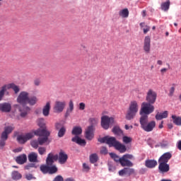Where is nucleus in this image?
<instances>
[{
  "mask_svg": "<svg viewBox=\"0 0 181 181\" xmlns=\"http://www.w3.org/2000/svg\"><path fill=\"white\" fill-rule=\"evenodd\" d=\"M30 94L27 91H21L18 96L17 97V103L23 105L19 108V111L21 112V117H26L29 112H30V107L26 105V104H29V105H35L38 99L36 96L30 97Z\"/></svg>",
  "mask_w": 181,
  "mask_h": 181,
  "instance_id": "nucleus-1",
  "label": "nucleus"
},
{
  "mask_svg": "<svg viewBox=\"0 0 181 181\" xmlns=\"http://www.w3.org/2000/svg\"><path fill=\"white\" fill-rule=\"evenodd\" d=\"M34 134L40 137L38 138V140L31 141L30 144L33 148H37L39 145H43L47 142L50 135V132L47 131V129H38L34 132Z\"/></svg>",
  "mask_w": 181,
  "mask_h": 181,
  "instance_id": "nucleus-2",
  "label": "nucleus"
},
{
  "mask_svg": "<svg viewBox=\"0 0 181 181\" xmlns=\"http://www.w3.org/2000/svg\"><path fill=\"white\" fill-rule=\"evenodd\" d=\"M138 111H139V104L138 103V101L132 100L129 104V107L125 116L126 119H127V121L134 119V118L136 117Z\"/></svg>",
  "mask_w": 181,
  "mask_h": 181,
  "instance_id": "nucleus-3",
  "label": "nucleus"
},
{
  "mask_svg": "<svg viewBox=\"0 0 181 181\" xmlns=\"http://www.w3.org/2000/svg\"><path fill=\"white\" fill-rule=\"evenodd\" d=\"M141 128H142L145 132H152L155 127H156V121L149 122L148 115H141L139 120Z\"/></svg>",
  "mask_w": 181,
  "mask_h": 181,
  "instance_id": "nucleus-4",
  "label": "nucleus"
},
{
  "mask_svg": "<svg viewBox=\"0 0 181 181\" xmlns=\"http://www.w3.org/2000/svg\"><path fill=\"white\" fill-rule=\"evenodd\" d=\"M54 160H57V155L54 156L52 153H49L46 160L47 165H43L40 168L41 172H42V173H49V166H52Z\"/></svg>",
  "mask_w": 181,
  "mask_h": 181,
  "instance_id": "nucleus-5",
  "label": "nucleus"
},
{
  "mask_svg": "<svg viewBox=\"0 0 181 181\" xmlns=\"http://www.w3.org/2000/svg\"><path fill=\"white\" fill-rule=\"evenodd\" d=\"M155 111V107L152 105V103H149V102H144L141 104V107L140 110V115H149V114H152Z\"/></svg>",
  "mask_w": 181,
  "mask_h": 181,
  "instance_id": "nucleus-6",
  "label": "nucleus"
},
{
  "mask_svg": "<svg viewBox=\"0 0 181 181\" xmlns=\"http://www.w3.org/2000/svg\"><path fill=\"white\" fill-rule=\"evenodd\" d=\"M115 121L113 117L104 115L101 117V127L103 129H108L110 125H112Z\"/></svg>",
  "mask_w": 181,
  "mask_h": 181,
  "instance_id": "nucleus-7",
  "label": "nucleus"
},
{
  "mask_svg": "<svg viewBox=\"0 0 181 181\" xmlns=\"http://www.w3.org/2000/svg\"><path fill=\"white\" fill-rule=\"evenodd\" d=\"M129 159H134V156L132 154L124 155L120 158V165L122 166H128L129 168L134 166V163H132Z\"/></svg>",
  "mask_w": 181,
  "mask_h": 181,
  "instance_id": "nucleus-8",
  "label": "nucleus"
},
{
  "mask_svg": "<svg viewBox=\"0 0 181 181\" xmlns=\"http://www.w3.org/2000/svg\"><path fill=\"white\" fill-rule=\"evenodd\" d=\"M158 98V93L153 89H148L146 93V100L150 104H155L156 103V98Z\"/></svg>",
  "mask_w": 181,
  "mask_h": 181,
  "instance_id": "nucleus-9",
  "label": "nucleus"
},
{
  "mask_svg": "<svg viewBox=\"0 0 181 181\" xmlns=\"http://www.w3.org/2000/svg\"><path fill=\"white\" fill-rule=\"evenodd\" d=\"M98 141L100 142V144H107L109 146H114V148H115L117 144L118 143L115 137L110 136H105L103 138L99 139Z\"/></svg>",
  "mask_w": 181,
  "mask_h": 181,
  "instance_id": "nucleus-10",
  "label": "nucleus"
},
{
  "mask_svg": "<svg viewBox=\"0 0 181 181\" xmlns=\"http://www.w3.org/2000/svg\"><path fill=\"white\" fill-rule=\"evenodd\" d=\"M64 108H66V101L57 100L54 105V112L57 114L63 112Z\"/></svg>",
  "mask_w": 181,
  "mask_h": 181,
  "instance_id": "nucleus-11",
  "label": "nucleus"
},
{
  "mask_svg": "<svg viewBox=\"0 0 181 181\" xmlns=\"http://www.w3.org/2000/svg\"><path fill=\"white\" fill-rule=\"evenodd\" d=\"M33 136V133H27L25 134H21L18 136L17 141L19 142V144H25V142H28L29 139H32V137Z\"/></svg>",
  "mask_w": 181,
  "mask_h": 181,
  "instance_id": "nucleus-12",
  "label": "nucleus"
},
{
  "mask_svg": "<svg viewBox=\"0 0 181 181\" xmlns=\"http://www.w3.org/2000/svg\"><path fill=\"white\" fill-rule=\"evenodd\" d=\"M95 131V128L93 126H88L85 132V137L88 141H91L93 138H94V132Z\"/></svg>",
  "mask_w": 181,
  "mask_h": 181,
  "instance_id": "nucleus-13",
  "label": "nucleus"
},
{
  "mask_svg": "<svg viewBox=\"0 0 181 181\" xmlns=\"http://www.w3.org/2000/svg\"><path fill=\"white\" fill-rule=\"evenodd\" d=\"M144 50L145 53H151V37L149 36L144 37Z\"/></svg>",
  "mask_w": 181,
  "mask_h": 181,
  "instance_id": "nucleus-14",
  "label": "nucleus"
},
{
  "mask_svg": "<svg viewBox=\"0 0 181 181\" xmlns=\"http://www.w3.org/2000/svg\"><path fill=\"white\" fill-rule=\"evenodd\" d=\"M57 159L61 165H64V163L67 162L69 156L66 154L64 151H61L59 153V156H57Z\"/></svg>",
  "mask_w": 181,
  "mask_h": 181,
  "instance_id": "nucleus-15",
  "label": "nucleus"
},
{
  "mask_svg": "<svg viewBox=\"0 0 181 181\" xmlns=\"http://www.w3.org/2000/svg\"><path fill=\"white\" fill-rule=\"evenodd\" d=\"M159 165H158V170L161 173H166L167 172H169V164L167 163H163V162H158Z\"/></svg>",
  "mask_w": 181,
  "mask_h": 181,
  "instance_id": "nucleus-16",
  "label": "nucleus"
},
{
  "mask_svg": "<svg viewBox=\"0 0 181 181\" xmlns=\"http://www.w3.org/2000/svg\"><path fill=\"white\" fill-rule=\"evenodd\" d=\"M50 108H52V103L48 101L42 108V114L44 117H49L50 114Z\"/></svg>",
  "mask_w": 181,
  "mask_h": 181,
  "instance_id": "nucleus-17",
  "label": "nucleus"
},
{
  "mask_svg": "<svg viewBox=\"0 0 181 181\" xmlns=\"http://www.w3.org/2000/svg\"><path fill=\"white\" fill-rule=\"evenodd\" d=\"M71 141L72 142H75V144L80 145V146H86L87 144L85 139H81V137L78 136H75L74 138H72Z\"/></svg>",
  "mask_w": 181,
  "mask_h": 181,
  "instance_id": "nucleus-18",
  "label": "nucleus"
},
{
  "mask_svg": "<svg viewBox=\"0 0 181 181\" xmlns=\"http://www.w3.org/2000/svg\"><path fill=\"white\" fill-rule=\"evenodd\" d=\"M135 172L134 168H124L123 170L119 171V176H124V175H127V176H131Z\"/></svg>",
  "mask_w": 181,
  "mask_h": 181,
  "instance_id": "nucleus-19",
  "label": "nucleus"
},
{
  "mask_svg": "<svg viewBox=\"0 0 181 181\" xmlns=\"http://www.w3.org/2000/svg\"><path fill=\"white\" fill-rule=\"evenodd\" d=\"M11 110H12L11 103L0 104V111H2V112H10Z\"/></svg>",
  "mask_w": 181,
  "mask_h": 181,
  "instance_id": "nucleus-20",
  "label": "nucleus"
},
{
  "mask_svg": "<svg viewBox=\"0 0 181 181\" xmlns=\"http://www.w3.org/2000/svg\"><path fill=\"white\" fill-rule=\"evenodd\" d=\"M172 158V153L168 152L165 153L163 156H160V158L158 160V162H163L165 163H168L169 162V159Z\"/></svg>",
  "mask_w": 181,
  "mask_h": 181,
  "instance_id": "nucleus-21",
  "label": "nucleus"
},
{
  "mask_svg": "<svg viewBox=\"0 0 181 181\" xmlns=\"http://www.w3.org/2000/svg\"><path fill=\"white\" fill-rule=\"evenodd\" d=\"M158 165V162L155 160H146L145 166L149 169H153Z\"/></svg>",
  "mask_w": 181,
  "mask_h": 181,
  "instance_id": "nucleus-22",
  "label": "nucleus"
},
{
  "mask_svg": "<svg viewBox=\"0 0 181 181\" xmlns=\"http://www.w3.org/2000/svg\"><path fill=\"white\" fill-rule=\"evenodd\" d=\"M73 111H74V103H73V100H70L69 103V107L66 109L65 113V117H69Z\"/></svg>",
  "mask_w": 181,
  "mask_h": 181,
  "instance_id": "nucleus-23",
  "label": "nucleus"
},
{
  "mask_svg": "<svg viewBox=\"0 0 181 181\" xmlns=\"http://www.w3.org/2000/svg\"><path fill=\"white\" fill-rule=\"evenodd\" d=\"M17 163L19 165H23L28 160V157L25 154L21 155L16 158Z\"/></svg>",
  "mask_w": 181,
  "mask_h": 181,
  "instance_id": "nucleus-24",
  "label": "nucleus"
},
{
  "mask_svg": "<svg viewBox=\"0 0 181 181\" xmlns=\"http://www.w3.org/2000/svg\"><path fill=\"white\" fill-rule=\"evenodd\" d=\"M168 115H169V112L166 110L163 112L157 113L156 119H157V121H160V119H163V118H168Z\"/></svg>",
  "mask_w": 181,
  "mask_h": 181,
  "instance_id": "nucleus-25",
  "label": "nucleus"
},
{
  "mask_svg": "<svg viewBox=\"0 0 181 181\" xmlns=\"http://www.w3.org/2000/svg\"><path fill=\"white\" fill-rule=\"evenodd\" d=\"M72 135H75V136H78V135H81L83 134V129L81 127H74L71 132Z\"/></svg>",
  "mask_w": 181,
  "mask_h": 181,
  "instance_id": "nucleus-26",
  "label": "nucleus"
},
{
  "mask_svg": "<svg viewBox=\"0 0 181 181\" xmlns=\"http://www.w3.org/2000/svg\"><path fill=\"white\" fill-rule=\"evenodd\" d=\"M8 90H10L9 83L6 84V85L3 86L1 88V90H0V100H2V97H4V95H5V93H6L8 91Z\"/></svg>",
  "mask_w": 181,
  "mask_h": 181,
  "instance_id": "nucleus-27",
  "label": "nucleus"
},
{
  "mask_svg": "<svg viewBox=\"0 0 181 181\" xmlns=\"http://www.w3.org/2000/svg\"><path fill=\"white\" fill-rule=\"evenodd\" d=\"M115 149L119 151L121 153H124V152L127 151V147L124 144H121L119 141H117V144L115 146Z\"/></svg>",
  "mask_w": 181,
  "mask_h": 181,
  "instance_id": "nucleus-28",
  "label": "nucleus"
},
{
  "mask_svg": "<svg viewBox=\"0 0 181 181\" xmlns=\"http://www.w3.org/2000/svg\"><path fill=\"white\" fill-rule=\"evenodd\" d=\"M160 8L162 11H164V12H168L169 11V8H170V1L168 0L162 3Z\"/></svg>",
  "mask_w": 181,
  "mask_h": 181,
  "instance_id": "nucleus-29",
  "label": "nucleus"
},
{
  "mask_svg": "<svg viewBox=\"0 0 181 181\" xmlns=\"http://www.w3.org/2000/svg\"><path fill=\"white\" fill-rule=\"evenodd\" d=\"M28 160L30 162L36 163L37 162V153L32 152L28 155Z\"/></svg>",
  "mask_w": 181,
  "mask_h": 181,
  "instance_id": "nucleus-30",
  "label": "nucleus"
},
{
  "mask_svg": "<svg viewBox=\"0 0 181 181\" xmlns=\"http://www.w3.org/2000/svg\"><path fill=\"white\" fill-rule=\"evenodd\" d=\"M171 117L173 119V124L175 125L181 126V117L173 115Z\"/></svg>",
  "mask_w": 181,
  "mask_h": 181,
  "instance_id": "nucleus-31",
  "label": "nucleus"
},
{
  "mask_svg": "<svg viewBox=\"0 0 181 181\" xmlns=\"http://www.w3.org/2000/svg\"><path fill=\"white\" fill-rule=\"evenodd\" d=\"M11 177L13 180H19L20 179H22V175L18 171H13Z\"/></svg>",
  "mask_w": 181,
  "mask_h": 181,
  "instance_id": "nucleus-32",
  "label": "nucleus"
},
{
  "mask_svg": "<svg viewBox=\"0 0 181 181\" xmlns=\"http://www.w3.org/2000/svg\"><path fill=\"white\" fill-rule=\"evenodd\" d=\"M119 16L121 18H128L129 16V11H128V8H124L119 12Z\"/></svg>",
  "mask_w": 181,
  "mask_h": 181,
  "instance_id": "nucleus-33",
  "label": "nucleus"
},
{
  "mask_svg": "<svg viewBox=\"0 0 181 181\" xmlns=\"http://www.w3.org/2000/svg\"><path fill=\"white\" fill-rule=\"evenodd\" d=\"M37 123L38 127H40V128H42L40 129H46V123L45 122V119L43 118H40L37 120Z\"/></svg>",
  "mask_w": 181,
  "mask_h": 181,
  "instance_id": "nucleus-34",
  "label": "nucleus"
},
{
  "mask_svg": "<svg viewBox=\"0 0 181 181\" xmlns=\"http://www.w3.org/2000/svg\"><path fill=\"white\" fill-rule=\"evenodd\" d=\"M88 121L90 124V127H93V128H95V125L98 124V118L97 117H90Z\"/></svg>",
  "mask_w": 181,
  "mask_h": 181,
  "instance_id": "nucleus-35",
  "label": "nucleus"
},
{
  "mask_svg": "<svg viewBox=\"0 0 181 181\" xmlns=\"http://www.w3.org/2000/svg\"><path fill=\"white\" fill-rule=\"evenodd\" d=\"M8 86L10 89L12 88V90H13L15 94H18V93L21 91L19 86H16L15 83H8Z\"/></svg>",
  "mask_w": 181,
  "mask_h": 181,
  "instance_id": "nucleus-36",
  "label": "nucleus"
},
{
  "mask_svg": "<svg viewBox=\"0 0 181 181\" xmlns=\"http://www.w3.org/2000/svg\"><path fill=\"white\" fill-rule=\"evenodd\" d=\"M112 132L115 135H122V130L119 129V127H115L112 129Z\"/></svg>",
  "mask_w": 181,
  "mask_h": 181,
  "instance_id": "nucleus-37",
  "label": "nucleus"
},
{
  "mask_svg": "<svg viewBox=\"0 0 181 181\" xmlns=\"http://www.w3.org/2000/svg\"><path fill=\"white\" fill-rule=\"evenodd\" d=\"M140 26H141V28H144L143 30H144V33L145 35H146V33H148L149 30H151V27H149L148 25H145V23H141Z\"/></svg>",
  "mask_w": 181,
  "mask_h": 181,
  "instance_id": "nucleus-38",
  "label": "nucleus"
},
{
  "mask_svg": "<svg viewBox=\"0 0 181 181\" xmlns=\"http://www.w3.org/2000/svg\"><path fill=\"white\" fill-rule=\"evenodd\" d=\"M97 160H98V156H97V154L93 153L90 156V163H95Z\"/></svg>",
  "mask_w": 181,
  "mask_h": 181,
  "instance_id": "nucleus-39",
  "label": "nucleus"
},
{
  "mask_svg": "<svg viewBox=\"0 0 181 181\" xmlns=\"http://www.w3.org/2000/svg\"><path fill=\"white\" fill-rule=\"evenodd\" d=\"M110 155L112 159H114L115 162H119V163H121V158H119V156L114 153H110Z\"/></svg>",
  "mask_w": 181,
  "mask_h": 181,
  "instance_id": "nucleus-40",
  "label": "nucleus"
},
{
  "mask_svg": "<svg viewBox=\"0 0 181 181\" xmlns=\"http://www.w3.org/2000/svg\"><path fill=\"white\" fill-rule=\"evenodd\" d=\"M56 172H57V167L56 165H53V164L49 165V173L52 175L56 173Z\"/></svg>",
  "mask_w": 181,
  "mask_h": 181,
  "instance_id": "nucleus-41",
  "label": "nucleus"
},
{
  "mask_svg": "<svg viewBox=\"0 0 181 181\" xmlns=\"http://www.w3.org/2000/svg\"><path fill=\"white\" fill-rule=\"evenodd\" d=\"M14 129L13 126H8L6 127L4 129V132L7 133L8 134H11Z\"/></svg>",
  "mask_w": 181,
  "mask_h": 181,
  "instance_id": "nucleus-42",
  "label": "nucleus"
},
{
  "mask_svg": "<svg viewBox=\"0 0 181 181\" xmlns=\"http://www.w3.org/2000/svg\"><path fill=\"white\" fill-rule=\"evenodd\" d=\"M123 142L124 144H131L132 142V138L124 136H123Z\"/></svg>",
  "mask_w": 181,
  "mask_h": 181,
  "instance_id": "nucleus-43",
  "label": "nucleus"
},
{
  "mask_svg": "<svg viewBox=\"0 0 181 181\" xmlns=\"http://www.w3.org/2000/svg\"><path fill=\"white\" fill-rule=\"evenodd\" d=\"M64 134H66V128L62 127L58 132V136H59V138H62L64 136Z\"/></svg>",
  "mask_w": 181,
  "mask_h": 181,
  "instance_id": "nucleus-44",
  "label": "nucleus"
},
{
  "mask_svg": "<svg viewBox=\"0 0 181 181\" xmlns=\"http://www.w3.org/2000/svg\"><path fill=\"white\" fill-rule=\"evenodd\" d=\"M39 165H36V164L35 163H30L27 165L25 166V169H26L27 170H29V169H30V168H37Z\"/></svg>",
  "mask_w": 181,
  "mask_h": 181,
  "instance_id": "nucleus-45",
  "label": "nucleus"
},
{
  "mask_svg": "<svg viewBox=\"0 0 181 181\" xmlns=\"http://www.w3.org/2000/svg\"><path fill=\"white\" fill-rule=\"evenodd\" d=\"M8 133H6V132H3L1 134V140L2 141H6L8 139Z\"/></svg>",
  "mask_w": 181,
  "mask_h": 181,
  "instance_id": "nucleus-46",
  "label": "nucleus"
},
{
  "mask_svg": "<svg viewBox=\"0 0 181 181\" xmlns=\"http://www.w3.org/2000/svg\"><path fill=\"white\" fill-rule=\"evenodd\" d=\"M38 153H40V155H44V153H46V148H45V147H40L38 148Z\"/></svg>",
  "mask_w": 181,
  "mask_h": 181,
  "instance_id": "nucleus-47",
  "label": "nucleus"
},
{
  "mask_svg": "<svg viewBox=\"0 0 181 181\" xmlns=\"http://www.w3.org/2000/svg\"><path fill=\"white\" fill-rule=\"evenodd\" d=\"M83 168L84 172H88L90 170V166L86 163H83Z\"/></svg>",
  "mask_w": 181,
  "mask_h": 181,
  "instance_id": "nucleus-48",
  "label": "nucleus"
},
{
  "mask_svg": "<svg viewBox=\"0 0 181 181\" xmlns=\"http://www.w3.org/2000/svg\"><path fill=\"white\" fill-rule=\"evenodd\" d=\"M100 153L103 155H107V153H108V150H107V148L105 147H101Z\"/></svg>",
  "mask_w": 181,
  "mask_h": 181,
  "instance_id": "nucleus-49",
  "label": "nucleus"
},
{
  "mask_svg": "<svg viewBox=\"0 0 181 181\" xmlns=\"http://www.w3.org/2000/svg\"><path fill=\"white\" fill-rule=\"evenodd\" d=\"M25 179H27V180H32L33 179H36V177H33V175L32 174H27L25 175Z\"/></svg>",
  "mask_w": 181,
  "mask_h": 181,
  "instance_id": "nucleus-50",
  "label": "nucleus"
},
{
  "mask_svg": "<svg viewBox=\"0 0 181 181\" xmlns=\"http://www.w3.org/2000/svg\"><path fill=\"white\" fill-rule=\"evenodd\" d=\"M79 110L81 111H83V110H86V103H79Z\"/></svg>",
  "mask_w": 181,
  "mask_h": 181,
  "instance_id": "nucleus-51",
  "label": "nucleus"
},
{
  "mask_svg": "<svg viewBox=\"0 0 181 181\" xmlns=\"http://www.w3.org/2000/svg\"><path fill=\"white\" fill-rule=\"evenodd\" d=\"M53 181H63V177L62 175H57Z\"/></svg>",
  "mask_w": 181,
  "mask_h": 181,
  "instance_id": "nucleus-52",
  "label": "nucleus"
},
{
  "mask_svg": "<svg viewBox=\"0 0 181 181\" xmlns=\"http://www.w3.org/2000/svg\"><path fill=\"white\" fill-rule=\"evenodd\" d=\"M5 141H6V140H2V139L0 141V147L1 148H4V146H5Z\"/></svg>",
  "mask_w": 181,
  "mask_h": 181,
  "instance_id": "nucleus-53",
  "label": "nucleus"
},
{
  "mask_svg": "<svg viewBox=\"0 0 181 181\" xmlns=\"http://www.w3.org/2000/svg\"><path fill=\"white\" fill-rule=\"evenodd\" d=\"M34 84H35V86H40V80H39V79H35V80L34 81Z\"/></svg>",
  "mask_w": 181,
  "mask_h": 181,
  "instance_id": "nucleus-54",
  "label": "nucleus"
},
{
  "mask_svg": "<svg viewBox=\"0 0 181 181\" xmlns=\"http://www.w3.org/2000/svg\"><path fill=\"white\" fill-rule=\"evenodd\" d=\"M173 93H175V87H171L170 89V95H173Z\"/></svg>",
  "mask_w": 181,
  "mask_h": 181,
  "instance_id": "nucleus-55",
  "label": "nucleus"
},
{
  "mask_svg": "<svg viewBox=\"0 0 181 181\" xmlns=\"http://www.w3.org/2000/svg\"><path fill=\"white\" fill-rule=\"evenodd\" d=\"M167 71H168V69H166V68H163L160 69L161 74H165V73Z\"/></svg>",
  "mask_w": 181,
  "mask_h": 181,
  "instance_id": "nucleus-56",
  "label": "nucleus"
},
{
  "mask_svg": "<svg viewBox=\"0 0 181 181\" xmlns=\"http://www.w3.org/2000/svg\"><path fill=\"white\" fill-rule=\"evenodd\" d=\"M124 128H125V129L128 130V129H132L133 127H132V125L129 126L128 124H126L124 126Z\"/></svg>",
  "mask_w": 181,
  "mask_h": 181,
  "instance_id": "nucleus-57",
  "label": "nucleus"
},
{
  "mask_svg": "<svg viewBox=\"0 0 181 181\" xmlns=\"http://www.w3.org/2000/svg\"><path fill=\"white\" fill-rule=\"evenodd\" d=\"M62 127V124L60 123H57L55 124V128H57V129H60V128Z\"/></svg>",
  "mask_w": 181,
  "mask_h": 181,
  "instance_id": "nucleus-58",
  "label": "nucleus"
},
{
  "mask_svg": "<svg viewBox=\"0 0 181 181\" xmlns=\"http://www.w3.org/2000/svg\"><path fill=\"white\" fill-rule=\"evenodd\" d=\"M21 151H22V148H16L13 150V152L15 153L21 152Z\"/></svg>",
  "mask_w": 181,
  "mask_h": 181,
  "instance_id": "nucleus-59",
  "label": "nucleus"
},
{
  "mask_svg": "<svg viewBox=\"0 0 181 181\" xmlns=\"http://www.w3.org/2000/svg\"><path fill=\"white\" fill-rule=\"evenodd\" d=\"M177 148L180 151H181V141H178L177 143Z\"/></svg>",
  "mask_w": 181,
  "mask_h": 181,
  "instance_id": "nucleus-60",
  "label": "nucleus"
},
{
  "mask_svg": "<svg viewBox=\"0 0 181 181\" xmlns=\"http://www.w3.org/2000/svg\"><path fill=\"white\" fill-rule=\"evenodd\" d=\"M157 64H158L159 66H162V64H163V62H162V60H158Z\"/></svg>",
  "mask_w": 181,
  "mask_h": 181,
  "instance_id": "nucleus-61",
  "label": "nucleus"
},
{
  "mask_svg": "<svg viewBox=\"0 0 181 181\" xmlns=\"http://www.w3.org/2000/svg\"><path fill=\"white\" fill-rule=\"evenodd\" d=\"M158 128H160V129H162V128H163V121H162L161 123L159 124Z\"/></svg>",
  "mask_w": 181,
  "mask_h": 181,
  "instance_id": "nucleus-62",
  "label": "nucleus"
},
{
  "mask_svg": "<svg viewBox=\"0 0 181 181\" xmlns=\"http://www.w3.org/2000/svg\"><path fill=\"white\" fill-rule=\"evenodd\" d=\"M142 16H143L144 18H145V16H146V11H142Z\"/></svg>",
  "mask_w": 181,
  "mask_h": 181,
  "instance_id": "nucleus-63",
  "label": "nucleus"
},
{
  "mask_svg": "<svg viewBox=\"0 0 181 181\" xmlns=\"http://www.w3.org/2000/svg\"><path fill=\"white\" fill-rule=\"evenodd\" d=\"M65 181H74V179H73V178H67L66 180H65Z\"/></svg>",
  "mask_w": 181,
  "mask_h": 181,
  "instance_id": "nucleus-64",
  "label": "nucleus"
}]
</instances>
